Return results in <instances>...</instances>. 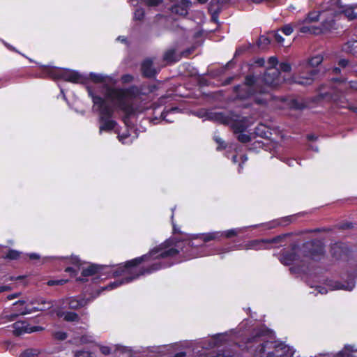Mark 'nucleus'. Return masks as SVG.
I'll use <instances>...</instances> for the list:
<instances>
[{
  "instance_id": "nucleus-52",
  "label": "nucleus",
  "mask_w": 357,
  "mask_h": 357,
  "mask_svg": "<svg viewBox=\"0 0 357 357\" xmlns=\"http://www.w3.org/2000/svg\"><path fill=\"white\" fill-rule=\"evenodd\" d=\"M100 351L102 352V354H103L104 355H108L110 354L111 352V349L108 347H102L100 348Z\"/></svg>"
},
{
  "instance_id": "nucleus-61",
  "label": "nucleus",
  "mask_w": 357,
  "mask_h": 357,
  "mask_svg": "<svg viewBox=\"0 0 357 357\" xmlns=\"http://www.w3.org/2000/svg\"><path fill=\"white\" fill-rule=\"evenodd\" d=\"M214 140L220 145H222L224 144V141L218 136L214 137Z\"/></svg>"
},
{
  "instance_id": "nucleus-51",
  "label": "nucleus",
  "mask_w": 357,
  "mask_h": 357,
  "mask_svg": "<svg viewBox=\"0 0 357 357\" xmlns=\"http://www.w3.org/2000/svg\"><path fill=\"white\" fill-rule=\"evenodd\" d=\"M70 262L72 264L77 265V266L80 265V264H79L80 260L77 256H72L70 258Z\"/></svg>"
},
{
  "instance_id": "nucleus-2",
  "label": "nucleus",
  "mask_w": 357,
  "mask_h": 357,
  "mask_svg": "<svg viewBox=\"0 0 357 357\" xmlns=\"http://www.w3.org/2000/svg\"><path fill=\"white\" fill-rule=\"evenodd\" d=\"M268 82L265 77H255L248 75L245 77L244 85H237L234 87V91L238 98L243 100L254 96L255 101L258 105L266 103V92Z\"/></svg>"
},
{
  "instance_id": "nucleus-26",
  "label": "nucleus",
  "mask_w": 357,
  "mask_h": 357,
  "mask_svg": "<svg viewBox=\"0 0 357 357\" xmlns=\"http://www.w3.org/2000/svg\"><path fill=\"white\" fill-rule=\"evenodd\" d=\"M342 50L348 53L352 54H357V40H349L346 43L344 44L342 47Z\"/></svg>"
},
{
  "instance_id": "nucleus-14",
  "label": "nucleus",
  "mask_w": 357,
  "mask_h": 357,
  "mask_svg": "<svg viewBox=\"0 0 357 357\" xmlns=\"http://www.w3.org/2000/svg\"><path fill=\"white\" fill-rule=\"evenodd\" d=\"M348 245L342 242H337L332 244L331 247V253L336 259H342L348 257L349 253Z\"/></svg>"
},
{
  "instance_id": "nucleus-8",
  "label": "nucleus",
  "mask_w": 357,
  "mask_h": 357,
  "mask_svg": "<svg viewBox=\"0 0 357 357\" xmlns=\"http://www.w3.org/2000/svg\"><path fill=\"white\" fill-rule=\"evenodd\" d=\"M44 73L53 79H63L65 81L76 84H82L86 80V78L77 71L65 68L45 66Z\"/></svg>"
},
{
  "instance_id": "nucleus-11",
  "label": "nucleus",
  "mask_w": 357,
  "mask_h": 357,
  "mask_svg": "<svg viewBox=\"0 0 357 357\" xmlns=\"http://www.w3.org/2000/svg\"><path fill=\"white\" fill-rule=\"evenodd\" d=\"M278 59L275 56L269 57V88H275L284 82L289 83V79H286L281 76L280 70L275 68L278 65Z\"/></svg>"
},
{
  "instance_id": "nucleus-29",
  "label": "nucleus",
  "mask_w": 357,
  "mask_h": 357,
  "mask_svg": "<svg viewBox=\"0 0 357 357\" xmlns=\"http://www.w3.org/2000/svg\"><path fill=\"white\" fill-rule=\"evenodd\" d=\"M255 133L262 138H266L267 137V133H268V128L265 124L260 123L258 125L255 130Z\"/></svg>"
},
{
  "instance_id": "nucleus-22",
  "label": "nucleus",
  "mask_w": 357,
  "mask_h": 357,
  "mask_svg": "<svg viewBox=\"0 0 357 357\" xmlns=\"http://www.w3.org/2000/svg\"><path fill=\"white\" fill-rule=\"evenodd\" d=\"M209 119L215 121L220 122L223 124H229L231 123V119L226 116L222 112L211 113L208 116Z\"/></svg>"
},
{
  "instance_id": "nucleus-35",
  "label": "nucleus",
  "mask_w": 357,
  "mask_h": 357,
  "mask_svg": "<svg viewBox=\"0 0 357 357\" xmlns=\"http://www.w3.org/2000/svg\"><path fill=\"white\" fill-rule=\"evenodd\" d=\"M227 0H211V7L214 11H220L222 5L227 2Z\"/></svg>"
},
{
  "instance_id": "nucleus-58",
  "label": "nucleus",
  "mask_w": 357,
  "mask_h": 357,
  "mask_svg": "<svg viewBox=\"0 0 357 357\" xmlns=\"http://www.w3.org/2000/svg\"><path fill=\"white\" fill-rule=\"evenodd\" d=\"M348 64V61L346 59H340L339 61V65L342 67H346Z\"/></svg>"
},
{
  "instance_id": "nucleus-5",
  "label": "nucleus",
  "mask_w": 357,
  "mask_h": 357,
  "mask_svg": "<svg viewBox=\"0 0 357 357\" xmlns=\"http://www.w3.org/2000/svg\"><path fill=\"white\" fill-rule=\"evenodd\" d=\"M88 93L93 102V110L99 112V132H109L114 129L117 123L111 119L114 114L113 108L106 102L104 98L95 96L90 89H88Z\"/></svg>"
},
{
  "instance_id": "nucleus-31",
  "label": "nucleus",
  "mask_w": 357,
  "mask_h": 357,
  "mask_svg": "<svg viewBox=\"0 0 357 357\" xmlns=\"http://www.w3.org/2000/svg\"><path fill=\"white\" fill-rule=\"evenodd\" d=\"M85 304L84 300H79L75 298H71L69 300L68 305L70 309H77L82 307Z\"/></svg>"
},
{
  "instance_id": "nucleus-9",
  "label": "nucleus",
  "mask_w": 357,
  "mask_h": 357,
  "mask_svg": "<svg viewBox=\"0 0 357 357\" xmlns=\"http://www.w3.org/2000/svg\"><path fill=\"white\" fill-rule=\"evenodd\" d=\"M270 107L275 109H282L289 107L291 109L303 110L306 107V104L300 99L278 97L269 93Z\"/></svg>"
},
{
  "instance_id": "nucleus-10",
  "label": "nucleus",
  "mask_w": 357,
  "mask_h": 357,
  "mask_svg": "<svg viewBox=\"0 0 357 357\" xmlns=\"http://www.w3.org/2000/svg\"><path fill=\"white\" fill-rule=\"evenodd\" d=\"M301 251L306 257L317 261L324 255V246L320 240H312L303 244Z\"/></svg>"
},
{
  "instance_id": "nucleus-34",
  "label": "nucleus",
  "mask_w": 357,
  "mask_h": 357,
  "mask_svg": "<svg viewBox=\"0 0 357 357\" xmlns=\"http://www.w3.org/2000/svg\"><path fill=\"white\" fill-rule=\"evenodd\" d=\"M90 78L96 83H102L105 82L106 77L102 74L91 73L89 74Z\"/></svg>"
},
{
  "instance_id": "nucleus-1",
  "label": "nucleus",
  "mask_w": 357,
  "mask_h": 357,
  "mask_svg": "<svg viewBox=\"0 0 357 357\" xmlns=\"http://www.w3.org/2000/svg\"><path fill=\"white\" fill-rule=\"evenodd\" d=\"M197 245L192 241H183L174 243L167 240L153 248L149 253L128 261L125 265L119 266L113 273L114 277L128 274L123 279L111 282L105 289H112L121 284L129 283L141 275L151 274L162 268L174 264L172 259L180 252L187 259L202 256L197 251Z\"/></svg>"
},
{
  "instance_id": "nucleus-54",
  "label": "nucleus",
  "mask_w": 357,
  "mask_h": 357,
  "mask_svg": "<svg viewBox=\"0 0 357 357\" xmlns=\"http://www.w3.org/2000/svg\"><path fill=\"white\" fill-rule=\"evenodd\" d=\"M65 271L67 273H70L72 275H77V271L72 268V267H68L65 269Z\"/></svg>"
},
{
  "instance_id": "nucleus-28",
  "label": "nucleus",
  "mask_w": 357,
  "mask_h": 357,
  "mask_svg": "<svg viewBox=\"0 0 357 357\" xmlns=\"http://www.w3.org/2000/svg\"><path fill=\"white\" fill-rule=\"evenodd\" d=\"M234 121V122L232 123L231 127L234 133L243 132L246 130L247 126L241 120L238 121L237 119H235Z\"/></svg>"
},
{
  "instance_id": "nucleus-42",
  "label": "nucleus",
  "mask_w": 357,
  "mask_h": 357,
  "mask_svg": "<svg viewBox=\"0 0 357 357\" xmlns=\"http://www.w3.org/2000/svg\"><path fill=\"white\" fill-rule=\"evenodd\" d=\"M237 139L239 142L242 143H247L250 141L251 137L249 135L245 134L243 132L238 133Z\"/></svg>"
},
{
  "instance_id": "nucleus-12",
  "label": "nucleus",
  "mask_w": 357,
  "mask_h": 357,
  "mask_svg": "<svg viewBox=\"0 0 357 357\" xmlns=\"http://www.w3.org/2000/svg\"><path fill=\"white\" fill-rule=\"evenodd\" d=\"M342 278L345 280V283L340 282H335L333 288L334 289H344L347 291H351L354 289L357 278V266L350 270H347L345 273H343Z\"/></svg>"
},
{
  "instance_id": "nucleus-45",
  "label": "nucleus",
  "mask_w": 357,
  "mask_h": 357,
  "mask_svg": "<svg viewBox=\"0 0 357 357\" xmlns=\"http://www.w3.org/2000/svg\"><path fill=\"white\" fill-rule=\"evenodd\" d=\"M68 282L67 280H51L47 282V285L49 286H54V285H63V284Z\"/></svg>"
},
{
  "instance_id": "nucleus-57",
  "label": "nucleus",
  "mask_w": 357,
  "mask_h": 357,
  "mask_svg": "<svg viewBox=\"0 0 357 357\" xmlns=\"http://www.w3.org/2000/svg\"><path fill=\"white\" fill-rule=\"evenodd\" d=\"M192 50L190 49H188L183 52H182L181 54H179L180 55H181V57L182 56H188V55H190L192 52Z\"/></svg>"
},
{
  "instance_id": "nucleus-3",
  "label": "nucleus",
  "mask_w": 357,
  "mask_h": 357,
  "mask_svg": "<svg viewBox=\"0 0 357 357\" xmlns=\"http://www.w3.org/2000/svg\"><path fill=\"white\" fill-rule=\"evenodd\" d=\"M139 93V90L136 86H131L126 89L108 88L106 98L110 100L117 109L123 111L126 114L130 115L134 112L133 99Z\"/></svg>"
},
{
  "instance_id": "nucleus-36",
  "label": "nucleus",
  "mask_w": 357,
  "mask_h": 357,
  "mask_svg": "<svg viewBox=\"0 0 357 357\" xmlns=\"http://www.w3.org/2000/svg\"><path fill=\"white\" fill-rule=\"evenodd\" d=\"M268 45V37L265 35L261 36L257 41V46L261 50H266Z\"/></svg>"
},
{
  "instance_id": "nucleus-25",
  "label": "nucleus",
  "mask_w": 357,
  "mask_h": 357,
  "mask_svg": "<svg viewBox=\"0 0 357 357\" xmlns=\"http://www.w3.org/2000/svg\"><path fill=\"white\" fill-rule=\"evenodd\" d=\"M29 325L25 322H15L13 324V333L16 335H20L24 333H28Z\"/></svg>"
},
{
  "instance_id": "nucleus-38",
  "label": "nucleus",
  "mask_w": 357,
  "mask_h": 357,
  "mask_svg": "<svg viewBox=\"0 0 357 357\" xmlns=\"http://www.w3.org/2000/svg\"><path fill=\"white\" fill-rule=\"evenodd\" d=\"M241 229L237 228V229H231L229 230H227L226 231L222 232L223 236L227 238H231L234 236H237L241 231Z\"/></svg>"
},
{
  "instance_id": "nucleus-55",
  "label": "nucleus",
  "mask_w": 357,
  "mask_h": 357,
  "mask_svg": "<svg viewBox=\"0 0 357 357\" xmlns=\"http://www.w3.org/2000/svg\"><path fill=\"white\" fill-rule=\"evenodd\" d=\"M289 167H292L294 165V163L298 164V162L292 158H288L287 159L285 162Z\"/></svg>"
},
{
  "instance_id": "nucleus-16",
  "label": "nucleus",
  "mask_w": 357,
  "mask_h": 357,
  "mask_svg": "<svg viewBox=\"0 0 357 357\" xmlns=\"http://www.w3.org/2000/svg\"><path fill=\"white\" fill-rule=\"evenodd\" d=\"M298 248L294 247L291 251L283 253L280 257V261L287 266L296 264L300 261Z\"/></svg>"
},
{
  "instance_id": "nucleus-18",
  "label": "nucleus",
  "mask_w": 357,
  "mask_h": 357,
  "mask_svg": "<svg viewBox=\"0 0 357 357\" xmlns=\"http://www.w3.org/2000/svg\"><path fill=\"white\" fill-rule=\"evenodd\" d=\"M153 61L151 59L144 60L141 66L143 76L153 77L157 74V70L153 67Z\"/></svg>"
},
{
  "instance_id": "nucleus-37",
  "label": "nucleus",
  "mask_w": 357,
  "mask_h": 357,
  "mask_svg": "<svg viewBox=\"0 0 357 357\" xmlns=\"http://www.w3.org/2000/svg\"><path fill=\"white\" fill-rule=\"evenodd\" d=\"M21 255V252H20L17 250H9L7 254L6 255L5 258L9 259L11 260L17 259Z\"/></svg>"
},
{
  "instance_id": "nucleus-33",
  "label": "nucleus",
  "mask_w": 357,
  "mask_h": 357,
  "mask_svg": "<svg viewBox=\"0 0 357 357\" xmlns=\"http://www.w3.org/2000/svg\"><path fill=\"white\" fill-rule=\"evenodd\" d=\"M39 353L40 351L38 349H27L21 354L20 357H36Z\"/></svg>"
},
{
  "instance_id": "nucleus-59",
  "label": "nucleus",
  "mask_w": 357,
  "mask_h": 357,
  "mask_svg": "<svg viewBox=\"0 0 357 357\" xmlns=\"http://www.w3.org/2000/svg\"><path fill=\"white\" fill-rule=\"evenodd\" d=\"M11 289V287L8 285H4L0 287V293L6 291H9Z\"/></svg>"
},
{
  "instance_id": "nucleus-64",
  "label": "nucleus",
  "mask_w": 357,
  "mask_h": 357,
  "mask_svg": "<svg viewBox=\"0 0 357 357\" xmlns=\"http://www.w3.org/2000/svg\"><path fill=\"white\" fill-rule=\"evenodd\" d=\"M318 289H319V293H320L321 294H324L327 293V290L326 289L325 287H318Z\"/></svg>"
},
{
  "instance_id": "nucleus-32",
  "label": "nucleus",
  "mask_w": 357,
  "mask_h": 357,
  "mask_svg": "<svg viewBox=\"0 0 357 357\" xmlns=\"http://www.w3.org/2000/svg\"><path fill=\"white\" fill-rule=\"evenodd\" d=\"M289 222V217L284 218L280 220H274L273 221H269V229L274 228L277 227L278 225H287Z\"/></svg>"
},
{
  "instance_id": "nucleus-24",
  "label": "nucleus",
  "mask_w": 357,
  "mask_h": 357,
  "mask_svg": "<svg viewBox=\"0 0 357 357\" xmlns=\"http://www.w3.org/2000/svg\"><path fill=\"white\" fill-rule=\"evenodd\" d=\"M223 236V233L222 231H213L206 234H202L200 235L199 238L204 243L219 239Z\"/></svg>"
},
{
  "instance_id": "nucleus-20",
  "label": "nucleus",
  "mask_w": 357,
  "mask_h": 357,
  "mask_svg": "<svg viewBox=\"0 0 357 357\" xmlns=\"http://www.w3.org/2000/svg\"><path fill=\"white\" fill-rule=\"evenodd\" d=\"M181 59V55L178 54L174 49L167 50L163 55V60L167 63H172L178 61Z\"/></svg>"
},
{
  "instance_id": "nucleus-23",
  "label": "nucleus",
  "mask_w": 357,
  "mask_h": 357,
  "mask_svg": "<svg viewBox=\"0 0 357 357\" xmlns=\"http://www.w3.org/2000/svg\"><path fill=\"white\" fill-rule=\"evenodd\" d=\"M103 268L104 267L102 266L91 264L87 268L83 269L82 272V275L83 277L93 275L96 273H100Z\"/></svg>"
},
{
  "instance_id": "nucleus-48",
  "label": "nucleus",
  "mask_w": 357,
  "mask_h": 357,
  "mask_svg": "<svg viewBox=\"0 0 357 357\" xmlns=\"http://www.w3.org/2000/svg\"><path fill=\"white\" fill-rule=\"evenodd\" d=\"M178 109L177 107H172L169 110L167 111V112H163L161 114V116L162 118V119L165 120L166 121H168V122H172V121L170 120V119H166L167 117V114L171 112H175V111H177Z\"/></svg>"
},
{
  "instance_id": "nucleus-49",
  "label": "nucleus",
  "mask_w": 357,
  "mask_h": 357,
  "mask_svg": "<svg viewBox=\"0 0 357 357\" xmlns=\"http://www.w3.org/2000/svg\"><path fill=\"white\" fill-rule=\"evenodd\" d=\"M273 36L279 44L282 45L284 39L278 32H274Z\"/></svg>"
},
{
  "instance_id": "nucleus-39",
  "label": "nucleus",
  "mask_w": 357,
  "mask_h": 357,
  "mask_svg": "<svg viewBox=\"0 0 357 357\" xmlns=\"http://www.w3.org/2000/svg\"><path fill=\"white\" fill-rule=\"evenodd\" d=\"M144 15L145 12L144 9L142 8H138L134 13V19L140 21L144 19Z\"/></svg>"
},
{
  "instance_id": "nucleus-17",
  "label": "nucleus",
  "mask_w": 357,
  "mask_h": 357,
  "mask_svg": "<svg viewBox=\"0 0 357 357\" xmlns=\"http://www.w3.org/2000/svg\"><path fill=\"white\" fill-rule=\"evenodd\" d=\"M191 5L192 3L189 0H181L171 7V11L181 16H186Z\"/></svg>"
},
{
  "instance_id": "nucleus-63",
  "label": "nucleus",
  "mask_w": 357,
  "mask_h": 357,
  "mask_svg": "<svg viewBox=\"0 0 357 357\" xmlns=\"http://www.w3.org/2000/svg\"><path fill=\"white\" fill-rule=\"evenodd\" d=\"M186 356V353L185 351H181L176 354L173 357H185Z\"/></svg>"
},
{
  "instance_id": "nucleus-27",
  "label": "nucleus",
  "mask_w": 357,
  "mask_h": 357,
  "mask_svg": "<svg viewBox=\"0 0 357 357\" xmlns=\"http://www.w3.org/2000/svg\"><path fill=\"white\" fill-rule=\"evenodd\" d=\"M38 303L40 306L35 307L34 311H44L53 307L52 301H46L43 298H39Z\"/></svg>"
},
{
  "instance_id": "nucleus-53",
  "label": "nucleus",
  "mask_w": 357,
  "mask_h": 357,
  "mask_svg": "<svg viewBox=\"0 0 357 357\" xmlns=\"http://www.w3.org/2000/svg\"><path fill=\"white\" fill-rule=\"evenodd\" d=\"M130 135H128V134H122V135H119L118 136V138L122 142L123 144H126V142H125V140L129 137Z\"/></svg>"
},
{
  "instance_id": "nucleus-21",
  "label": "nucleus",
  "mask_w": 357,
  "mask_h": 357,
  "mask_svg": "<svg viewBox=\"0 0 357 357\" xmlns=\"http://www.w3.org/2000/svg\"><path fill=\"white\" fill-rule=\"evenodd\" d=\"M321 17L320 13V6L318 8L317 10H312L310 11L305 16V17L303 20H299L301 21V23H307V24H312L314 22H317Z\"/></svg>"
},
{
  "instance_id": "nucleus-56",
  "label": "nucleus",
  "mask_w": 357,
  "mask_h": 357,
  "mask_svg": "<svg viewBox=\"0 0 357 357\" xmlns=\"http://www.w3.org/2000/svg\"><path fill=\"white\" fill-rule=\"evenodd\" d=\"M307 139L310 141H316L318 139V136L314 134H309L307 135Z\"/></svg>"
},
{
  "instance_id": "nucleus-4",
  "label": "nucleus",
  "mask_w": 357,
  "mask_h": 357,
  "mask_svg": "<svg viewBox=\"0 0 357 357\" xmlns=\"http://www.w3.org/2000/svg\"><path fill=\"white\" fill-rule=\"evenodd\" d=\"M323 61L321 55L312 57L307 62L301 61L297 66V73L294 74L289 79V84H297L301 86L311 85L319 73L314 67L318 66Z\"/></svg>"
},
{
  "instance_id": "nucleus-15",
  "label": "nucleus",
  "mask_w": 357,
  "mask_h": 357,
  "mask_svg": "<svg viewBox=\"0 0 357 357\" xmlns=\"http://www.w3.org/2000/svg\"><path fill=\"white\" fill-rule=\"evenodd\" d=\"M294 27L301 33H308L312 35H319L322 33L321 28L319 26H314L312 24L301 23V21L298 20L294 22Z\"/></svg>"
},
{
  "instance_id": "nucleus-19",
  "label": "nucleus",
  "mask_w": 357,
  "mask_h": 357,
  "mask_svg": "<svg viewBox=\"0 0 357 357\" xmlns=\"http://www.w3.org/2000/svg\"><path fill=\"white\" fill-rule=\"evenodd\" d=\"M268 247V241L266 239L262 240H253L243 246L245 250H266Z\"/></svg>"
},
{
  "instance_id": "nucleus-62",
  "label": "nucleus",
  "mask_w": 357,
  "mask_h": 357,
  "mask_svg": "<svg viewBox=\"0 0 357 357\" xmlns=\"http://www.w3.org/2000/svg\"><path fill=\"white\" fill-rule=\"evenodd\" d=\"M29 258L31 259H38L40 258V256L36 253H31L29 255Z\"/></svg>"
},
{
  "instance_id": "nucleus-13",
  "label": "nucleus",
  "mask_w": 357,
  "mask_h": 357,
  "mask_svg": "<svg viewBox=\"0 0 357 357\" xmlns=\"http://www.w3.org/2000/svg\"><path fill=\"white\" fill-rule=\"evenodd\" d=\"M333 5V12L337 13L339 17L342 15H344L349 20H353L356 18L357 14L354 12L355 8L354 5H343L340 0H331ZM333 11V9L331 10Z\"/></svg>"
},
{
  "instance_id": "nucleus-50",
  "label": "nucleus",
  "mask_w": 357,
  "mask_h": 357,
  "mask_svg": "<svg viewBox=\"0 0 357 357\" xmlns=\"http://www.w3.org/2000/svg\"><path fill=\"white\" fill-rule=\"evenodd\" d=\"M43 329V328L41 326H29V329L27 330V331L29 333H31L33 332L42 331Z\"/></svg>"
},
{
  "instance_id": "nucleus-7",
  "label": "nucleus",
  "mask_w": 357,
  "mask_h": 357,
  "mask_svg": "<svg viewBox=\"0 0 357 357\" xmlns=\"http://www.w3.org/2000/svg\"><path fill=\"white\" fill-rule=\"evenodd\" d=\"M334 5L331 0L324 2L320 5V13L321 19L320 28L322 33L330 32L337 29L336 20L339 18L337 13L331 10H333Z\"/></svg>"
},
{
  "instance_id": "nucleus-43",
  "label": "nucleus",
  "mask_w": 357,
  "mask_h": 357,
  "mask_svg": "<svg viewBox=\"0 0 357 357\" xmlns=\"http://www.w3.org/2000/svg\"><path fill=\"white\" fill-rule=\"evenodd\" d=\"M241 245H234L232 248H218L215 253L216 254H222V253H225V252H228L231 250H238L240 249V247Z\"/></svg>"
},
{
  "instance_id": "nucleus-41",
  "label": "nucleus",
  "mask_w": 357,
  "mask_h": 357,
  "mask_svg": "<svg viewBox=\"0 0 357 357\" xmlns=\"http://www.w3.org/2000/svg\"><path fill=\"white\" fill-rule=\"evenodd\" d=\"M294 23L292 24H288L284 25L281 31L286 35L289 36L292 33L294 30Z\"/></svg>"
},
{
  "instance_id": "nucleus-60",
  "label": "nucleus",
  "mask_w": 357,
  "mask_h": 357,
  "mask_svg": "<svg viewBox=\"0 0 357 357\" xmlns=\"http://www.w3.org/2000/svg\"><path fill=\"white\" fill-rule=\"evenodd\" d=\"M256 63L259 66H262L265 63V60L263 58L259 59L256 61Z\"/></svg>"
},
{
  "instance_id": "nucleus-30",
  "label": "nucleus",
  "mask_w": 357,
  "mask_h": 357,
  "mask_svg": "<svg viewBox=\"0 0 357 357\" xmlns=\"http://www.w3.org/2000/svg\"><path fill=\"white\" fill-rule=\"evenodd\" d=\"M59 315L63 317L66 321H78L79 320L78 314L73 312H64Z\"/></svg>"
},
{
  "instance_id": "nucleus-47",
  "label": "nucleus",
  "mask_w": 357,
  "mask_h": 357,
  "mask_svg": "<svg viewBox=\"0 0 357 357\" xmlns=\"http://www.w3.org/2000/svg\"><path fill=\"white\" fill-rule=\"evenodd\" d=\"M280 69L283 72L288 73L291 70V66L290 63L287 62H282L280 64Z\"/></svg>"
},
{
  "instance_id": "nucleus-40",
  "label": "nucleus",
  "mask_w": 357,
  "mask_h": 357,
  "mask_svg": "<svg viewBox=\"0 0 357 357\" xmlns=\"http://www.w3.org/2000/svg\"><path fill=\"white\" fill-rule=\"evenodd\" d=\"M142 1L149 7L158 6L162 3V0H142Z\"/></svg>"
},
{
  "instance_id": "nucleus-46",
  "label": "nucleus",
  "mask_w": 357,
  "mask_h": 357,
  "mask_svg": "<svg viewBox=\"0 0 357 357\" xmlns=\"http://www.w3.org/2000/svg\"><path fill=\"white\" fill-rule=\"evenodd\" d=\"M55 339L59 340H64L67 338V333L63 331H57L54 334Z\"/></svg>"
},
{
  "instance_id": "nucleus-6",
  "label": "nucleus",
  "mask_w": 357,
  "mask_h": 357,
  "mask_svg": "<svg viewBox=\"0 0 357 357\" xmlns=\"http://www.w3.org/2000/svg\"><path fill=\"white\" fill-rule=\"evenodd\" d=\"M267 342L268 330L266 328L257 329L248 340L246 347L255 357H268V353L266 351Z\"/></svg>"
},
{
  "instance_id": "nucleus-44",
  "label": "nucleus",
  "mask_w": 357,
  "mask_h": 357,
  "mask_svg": "<svg viewBox=\"0 0 357 357\" xmlns=\"http://www.w3.org/2000/svg\"><path fill=\"white\" fill-rule=\"evenodd\" d=\"M75 357H93L89 351L80 350L75 353Z\"/></svg>"
}]
</instances>
